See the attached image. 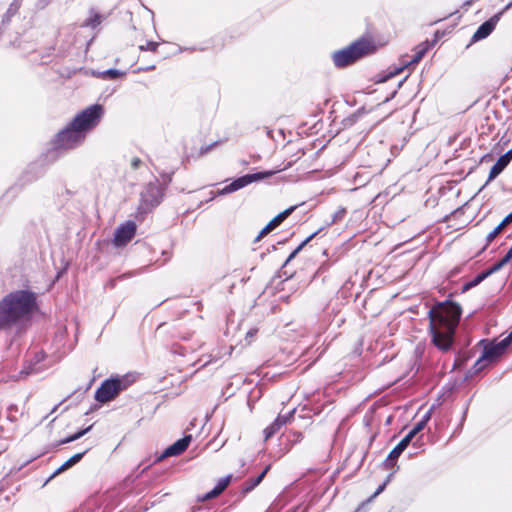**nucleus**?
I'll list each match as a JSON object with an SVG mask.
<instances>
[{
	"label": "nucleus",
	"instance_id": "nucleus-24",
	"mask_svg": "<svg viewBox=\"0 0 512 512\" xmlns=\"http://www.w3.org/2000/svg\"><path fill=\"white\" fill-rule=\"evenodd\" d=\"M108 74H110L112 77H115L116 75H118V73L116 71H109Z\"/></svg>",
	"mask_w": 512,
	"mask_h": 512
},
{
	"label": "nucleus",
	"instance_id": "nucleus-6",
	"mask_svg": "<svg viewBox=\"0 0 512 512\" xmlns=\"http://www.w3.org/2000/svg\"><path fill=\"white\" fill-rule=\"evenodd\" d=\"M84 138V134L70 123L69 126L56 135L54 145L58 149H72L82 143Z\"/></svg>",
	"mask_w": 512,
	"mask_h": 512
},
{
	"label": "nucleus",
	"instance_id": "nucleus-22",
	"mask_svg": "<svg viewBox=\"0 0 512 512\" xmlns=\"http://www.w3.org/2000/svg\"><path fill=\"white\" fill-rule=\"evenodd\" d=\"M414 436H415V435H414V433H413L412 431H410V432H409V433H408V434H407V435L402 439V441H405V443H406L407 445H409V443L411 442V440L413 439V437H414Z\"/></svg>",
	"mask_w": 512,
	"mask_h": 512
},
{
	"label": "nucleus",
	"instance_id": "nucleus-18",
	"mask_svg": "<svg viewBox=\"0 0 512 512\" xmlns=\"http://www.w3.org/2000/svg\"><path fill=\"white\" fill-rule=\"evenodd\" d=\"M512 259V247L509 249L507 254L494 266L493 270H498L500 267L505 265Z\"/></svg>",
	"mask_w": 512,
	"mask_h": 512
},
{
	"label": "nucleus",
	"instance_id": "nucleus-14",
	"mask_svg": "<svg viewBox=\"0 0 512 512\" xmlns=\"http://www.w3.org/2000/svg\"><path fill=\"white\" fill-rule=\"evenodd\" d=\"M512 158V150L509 151L507 154L501 156L496 164L491 168L490 174H489V180L494 179L497 175H499L502 170L508 165Z\"/></svg>",
	"mask_w": 512,
	"mask_h": 512
},
{
	"label": "nucleus",
	"instance_id": "nucleus-11",
	"mask_svg": "<svg viewBox=\"0 0 512 512\" xmlns=\"http://www.w3.org/2000/svg\"><path fill=\"white\" fill-rule=\"evenodd\" d=\"M294 210V207L288 208L285 211L279 213L275 216L259 233L257 239H261L273 231L277 226H279Z\"/></svg>",
	"mask_w": 512,
	"mask_h": 512
},
{
	"label": "nucleus",
	"instance_id": "nucleus-15",
	"mask_svg": "<svg viewBox=\"0 0 512 512\" xmlns=\"http://www.w3.org/2000/svg\"><path fill=\"white\" fill-rule=\"evenodd\" d=\"M230 483V476L221 478L216 487L209 493H207L201 500H208L218 496Z\"/></svg>",
	"mask_w": 512,
	"mask_h": 512
},
{
	"label": "nucleus",
	"instance_id": "nucleus-23",
	"mask_svg": "<svg viewBox=\"0 0 512 512\" xmlns=\"http://www.w3.org/2000/svg\"><path fill=\"white\" fill-rule=\"evenodd\" d=\"M407 446H408V445L405 443V441H402V440H401V441L399 442V444L397 445V448H398V450H400V451H402V452H403V451L406 449V447H407Z\"/></svg>",
	"mask_w": 512,
	"mask_h": 512
},
{
	"label": "nucleus",
	"instance_id": "nucleus-17",
	"mask_svg": "<svg viewBox=\"0 0 512 512\" xmlns=\"http://www.w3.org/2000/svg\"><path fill=\"white\" fill-rule=\"evenodd\" d=\"M512 222V212L507 215L502 222L495 228V230L491 233L490 238H494L497 234H499L508 224Z\"/></svg>",
	"mask_w": 512,
	"mask_h": 512
},
{
	"label": "nucleus",
	"instance_id": "nucleus-2",
	"mask_svg": "<svg viewBox=\"0 0 512 512\" xmlns=\"http://www.w3.org/2000/svg\"><path fill=\"white\" fill-rule=\"evenodd\" d=\"M35 308L31 292L20 290L7 295L0 302V325H8L27 315Z\"/></svg>",
	"mask_w": 512,
	"mask_h": 512
},
{
	"label": "nucleus",
	"instance_id": "nucleus-10",
	"mask_svg": "<svg viewBox=\"0 0 512 512\" xmlns=\"http://www.w3.org/2000/svg\"><path fill=\"white\" fill-rule=\"evenodd\" d=\"M294 210V207L288 208L285 211L279 213L275 216L259 233L257 239H261L273 231L277 226H279Z\"/></svg>",
	"mask_w": 512,
	"mask_h": 512
},
{
	"label": "nucleus",
	"instance_id": "nucleus-5",
	"mask_svg": "<svg viewBox=\"0 0 512 512\" xmlns=\"http://www.w3.org/2000/svg\"><path fill=\"white\" fill-rule=\"evenodd\" d=\"M102 115V106L92 105L76 115L71 123L73 124V127L85 135L86 132L93 129L99 123Z\"/></svg>",
	"mask_w": 512,
	"mask_h": 512
},
{
	"label": "nucleus",
	"instance_id": "nucleus-16",
	"mask_svg": "<svg viewBox=\"0 0 512 512\" xmlns=\"http://www.w3.org/2000/svg\"><path fill=\"white\" fill-rule=\"evenodd\" d=\"M83 454L84 453H78V454L73 455L71 458H69L66 462H64L62 464V466L57 470V473L63 472L66 469L75 465L77 462H79L81 460V458L83 457Z\"/></svg>",
	"mask_w": 512,
	"mask_h": 512
},
{
	"label": "nucleus",
	"instance_id": "nucleus-19",
	"mask_svg": "<svg viewBox=\"0 0 512 512\" xmlns=\"http://www.w3.org/2000/svg\"><path fill=\"white\" fill-rule=\"evenodd\" d=\"M429 416H426L422 421H420L411 431L416 435L419 433L426 425Z\"/></svg>",
	"mask_w": 512,
	"mask_h": 512
},
{
	"label": "nucleus",
	"instance_id": "nucleus-21",
	"mask_svg": "<svg viewBox=\"0 0 512 512\" xmlns=\"http://www.w3.org/2000/svg\"><path fill=\"white\" fill-rule=\"evenodd\" d=\"M402 453V451L398 450L397 446L390 452L389 454V458L391 460L393 459H396L400 454Z\"/></svg>",
	"mask_w": 512,
	"mask_h": 512
},
{
	"label": "nucleus",
	"instance_id": "nucleus-20",
	"mask_svg": "<svg viewBox=\"0 0 512 512\" xmlns=\"http://www.w3.org/2000/svg\"><path fill=\"white\" fill-rule=\"evenodd\" d=\"M89 429H90V428H87V429L82 430V431L78 432L77 434H75V435L71 436V437L67 440V442L74 441V440H76V439L80 438V437H81V436H83V435H84V434H85Z\"/></svg>",
	"mask_w": 512,
	"mask_h": 512
},
{
	"label": "nucleus",
	"instance_id": "nucleus-1",
	"mask_svg": "<svg viewBox=\"0 0 512 512\" xmlns=\"http://www.w3.org/2000/svg\"><path fill=\"white\" fill-rule=\"evenodd\" d=\"M460 314V307L452 302L440 303L430 311L433 341L440 349H447L450 346Z\"/></svg>",
	"mask_w": 512,
	"mask_h": 512
},
{
	"label": "nucleus",
	"instance_id": "nucleus-9",
	"mask_svg": "<svg viewBox=\"0 0 512 512\" xmlns=\"http://www.w3.org/2000/svg\"><path fill=\"white\" fill-rule=\"evenodd\" d=\"M136 232V225L133 222H127L121 225L115 232L114 243L117 246H123L132 240Z\"/></svg>",
	"mask_w": 512,
	"mask_h": 512
},
{
	"label": "nucleus",
	"instance_id": "nucleus-7",
	"mask_svg": "<svg viewBox=\"0 0 512 512\" xmlns=\"http://www.w3.org/2000/svg\"><path fill=\"white\" fill-rule=\"evenodd\" d=\"M511 341H512V332L510 333V335L508 337L504 338L503 340H501L495 344L488 345L485 348L482 357L478 360L477 364L480 365V368H483L488 363H491L494 360H496L497 358H499L505 352L506 348L511 343Z\"/></svg>",
	"mask_w": 512,
	"mask_h": 512
},
{
	"label": "nucleus",
	"instance_id": "nucleus-3",
	"mask_svg": "<svg viewBox=\"0 0 512 512\" xmlns=\"http://www.w3.org/2000/svg\"><path fill=\"white\" fill-rule=\"evenodd\" d=\"M375 50L376 45L372 41L360 40L345 49L335 52L332 57L336 66L343 67Z\"/></svg>",
	"mask_w": 512,
	"mask_h": 512
},
{
	"label": "nucleus",
	"instance_id": "nucleus-8",
	"mask_svg": "<svg viewBox=\"0 0 512 512\" xmlns=\"http://www.w3.org/2000/svg\"><path fill=\"white\" fill-rule=\"evenodd\" d=\"M274 174L273 171L259 172L255 174H248L242 177L237 178L229 185L225 186L219 193L220 194H229L234 191H237L253 182L260 181L262 179L271 177Z\"/></svg>",
	"mask_w": 512,
	"mask_h": 512
},
{
	"label": "nucleus",
	"instance_id": "nucleus-25",
	"mask_svg": "<svg viewBox=\"0 0 512 512\" xmlns=\"http://www.w3.org/2000/svg\"><path fill=\"white\" fill-rule=\"evenodd\" d=\"M150 48H151V49H155V44H153V43H152V44H150Z\"/></svg>",
	"mask_w": 512,
	"mask_h": 512
},
{
	"label": "nucleus",
	"instance_id": "nucleus-4",
	"mask_svg": "<svg viewBox=\"0 0 512 512\" xmlns=\"http://www.w3.org/2000/svg\"><path fill=\"white\" fill-rule=\"evenodd\" d=\"M131 383L127 376L106 380L96 391L95 399L101 403L113 400L120 391L126 389Z\"/></svg>",
	"mask_w": 512,
	"mask_h": 512
},
{
	"label": "nucleus",
	"instance_id": "nucleus-12",
	"mask_svg": "<svg viewBox=\"0 0 512 512\" xmlns=\"http://www.w3.org/2000/svg\"><path fill=\"white\" fill-rule=\"evenodd\" d=\"M499 16H494L490 20L483 23L475 32L473 39L475 41L484 39L487 37L495 28L497 22H498Z\"/></svg>",
	"mask_w": 512,
	"mask_h": 512
},
{
	"label": "nucleus",
	"instance_id": "nucleus-13",
	"mask_svg": "<svg viewBox=\"0 0 512 512\" xmlns=\"http://www.w3.org/2000/svg\"><path fill=\"white\" fill-rule=\"evenodd\" d=\"M191 442V436H186L178 441H176L174 444H172L170 447H168L165 451L166 456H174L179 455L183 451L186 450V448L189 446Z\"/></svg>",
	"mask_w": 512,
	"mask_h": 512
}]
</instances>
